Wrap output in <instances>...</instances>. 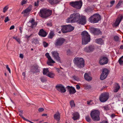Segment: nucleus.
I'll list each match as a JSON object with an SVG mask.
<instances>
[{"label": "nucleus", "mask_w": 123, "mask_h": 123, "mask_svg": "<svg viewBox=\"0 0 123 123\" xmlns=\"http://www.w3.org/2000/svg\"><path fill=\"white\" fill-rule=\"evenodd\" d=\"M114 40L116 41H118L119 40V37L117 36H115L114 37Z\"/></svg>", "instance_id": "nucleus-43"}, {"label": "nucleus", "mask_w": 123, "mask_h": 123, "mask_svg": "<svg viewBox=\"0 0 123 123\" xmlns=\"http://www.w3.org/2000/svg\"><path fill=\"white\" fill-rule=\"evenodd\" d=\"M60 1V0H48L49 2L52 5L58 3Z\"/></svg>", "instance_id": "nucleus-24"}, {"label": "nucleus", "mask_w": 123, "mask_h": 123, "mask_svg": "<svg viewBox=\"0 0 123 123\" xmlns=\"http://www.w3.org/2000/svg\"><path fill=\"white\" fill-rule=\"evenodd\" d=\"M70 105L71 107L72 108L75 106V104L74 101L73 100H72L70 102Z\"/></svg>", "instance_id": "nucleus-38"}, {"label": "nucleus", "mask_w": 123, "mask_h": 123, "mask_svg": "<svg viewBox=\"0 0 123 123\" xmlns=\"http://www.w3.org/2000/svg\"><path fill=\"white\" fill-rule=\"evenodd\" d=\"M109 97L108 93H102L99 96V100L102 102H105L108 99Z\"/></svg>", "instance_id": "nucleus-8"}, {"label": "nucleus", "mask_w": 123, "mask_h": 123, "mask_svg": "<svg viewBox=\"0 0 123 123\" xmlns=\"http://www.w3.org/2000/svg\"><path fill=\"white\" fill-rule=\"evenodd\" d=\"M65 41V39L63 38H58L56 41L55 45L57 46H61L63 44Z\"/></svg>", "instance_id": "nucleus-15"}, {"label": "nucleus", "mask_w": 123, "mask_h": 123, "mask_svg": "<svg viewBox=\"0 0 123 123\" xmlns=\"http://www.w3.org/2000/svg\"><path fill=\"white\" fill-rule=\"evenodd\" d=\"M29 22L31 24V26L32 28H35L37 24V23L35 22L34 19H33L30 20Z\"/></svg>", "instance_id": "nucleus-23"}, {"label": "nucleus", "mask_w": 123, "mask_h": 123, "mask_svg": "<svg viewBox=\"0 0 123 123\" xmlns=\"http://www.w3.org/2000/svg\"><path fill=\"white\" fill-rule=\"evenodd\" d=\"M27 0H23L21 2V5H23L24 4H25L27 3Z\"/></svg>", "instance_id": "nucleus-44"}, {"label": "nucleus", "mask_w": 123, "mask_h": 123, "mask_svg": "<svg viewBox=\"0 0 123 123\" xmlns=\"http://www.w3.org/2000/svg\"><path fill=\"white\" fill-rule=\"evenodd\" d=\"M13 38L15 39L19 44L21 43V41H20V39L17 36H13Z\"/></svg>", "instance_id": "nucleus-33"}, {"label": "nucleus", "mask_w": 123, "mask_h": 123, "mask_svg": "<svg viewBox=\"0 0 123 123\" xmlns=\"http://www.w3.org/2000/svg\"><path fill=\"white\" fill-rule=\"evenodd\" d=\"M40 79L41 81L43 82L47 81L45 77H41Z\"/></svg>", "instance_id": "nucleus-39"}, {"label": "nucleus", "mask_w": 123, "mask_h": 123, "mask_svg": "<svg viewBox=\"0 0 123 123\" xmlns=\"http://www.w3.org/2000/svg\"><path fill=\"white\" fill-rule=\"evenodd\" d=\"M33 42L35 44H37L39 43L38 40L37 39H34L33 41Z\"/></svg>", "instance_id": "nucleus-46"}, {"label": "nucleus", "mask_w": 123, "mask_h": 123, "mask_svg": "<svg viewBox=\"0 0 123 123\" xmlns=\"http://www.w3.org/2000/svg\"><path fill=\"white\" fill-rule=\"evenodd\" d=\"M104 110H109L110 109V107H109L108 105H106L104 106L103 107Z\"/></svg>", "instance_id": "nucleus-42"}, {"label": "nucleus", "mask_w": 123, "mask_h": 123, "mask_svg": "<svg viewBox=\"0 0 123 123\" xmlns=\"http://www.w3.org/2000/svg\"><path fill=\"white\" fill-rule=\"evenodd\" d=\"M14 25H12L11 26L10 28V30H11L13 29L14 28Z\"/></svg>", "instance_id": "nucleus-58"}, {"label": "nucleus", "mask_w": 123, "mask_h": 123, "mask_svg": "<svg viewBox=\"0 0 123 123\" xmlns=\"http://www.w3.org/2000/svg\"><path fill=\"white\" fill-rule=\"evenodd\" d=\"M8 7L7 6H5L3 9V12L4 13L8 9Z\"/></svg>", "instance_id": "nucleus-40"}, {"label": "nucleus", "mask_w": 123, "mask_h": 123, "mask_svg": "<svg viewBox=\"0 0 123 123\" xmlns=\"http://www.w3.org/2000/svg\"><path fill=\"white\" fill-rule=\"evenodd\" d=\"M69 5L77 9H80L82 5L81 0L71 1L69 3Z\"/></svg>", "instance_id": "nucleus-7"}, {"label": "nucleus", "mask_w": 123, "mask_h": 123, "mask_svg": "<svg viewBox=\"0 0 123 123\" xmlns=\"http://www.w3.org/2000/svg\"><path fill=\"white\" fill-rule=\"evenodd\" d=\"M118 62L121 65L123 64V56L119 59L118 60Z\"/></svg>", "instance_id": "nucleus-37"}, {"label": "nucleus", "mask_w": 123, "mask_h": 123, "mask_svg": "<svg viewBox=\"0 0 123 123\" xmlns=\"http://www.w3.org/2000/svg\"><path fill=\"white\" fill-rule=\"evenodd\" d=\"M38 66L36 65L34 67V69H35L36 70L37 69H38Z\"/></svg>", "instance_id": "nucleus-56"}, {"label": "nucleus", "mask_w": 123, "mask_h": 123, "mask_svg": "<svg viewBox=\"0 0 123 123\" xmlns=\"http://www.w3.org/2000/svg\"><path fill=\"white\" fill-rule=\"evenodd\" d=\"M86 121L88 122H91V119L89 116H87L86 117Z\"/></svg>", "instance_id": "nucleus-41"}, {"label": "nucleus", "mask_w": 123, "mask_h": 123, "mask_svg": "<svg viewBox=\"0 0 123 123\" xmlns=\"http://www.w3.org/2000/svg\"><path fill=\"white\" fill-rule=\"evenodd\" d=\"M51 53L52 56L54 59L56 60L57 62L60 63H61L60 58L59 56V54L56 51H52Z\"/></svg>", "instance_id": "nucleus-11"}, {"label": "nucleus", "mask_w": 123, "mask_h": 123, "mask_svg": "<svg viewBox=\"0 0 123 123\" xmlns=\"http://www.w3.org/2000/svg\"><path fill=\"white\" fill-rule=\"evenodd\" d=\"M123 2V1L122 0L119 1L118 4L116 5V8L117 9H118L120 7V6L121 5V4Z\"/></svg>", "instance_id": "nucleus-34"}, {"label": "nucleus", "mask_w": 123, "mask_h": 123, "mask_svg": "<svg viewBox=\"0 0 123 123\" xmlns=\"http://www.w3.org/2000/svg\"><path fill=\"white\" fill-rule=\"evenodd\" d=\"M101 19V16L98 14H95L89 18V21L92 23H97Z\"/></svg>", "instance_id": "nucleus-5"}, {"label": "nucleus", "mask_w": 123, "mask_h": 123, "mask_svg": "<svg viewBox=\"0 0 123 123\" xmlns=\"http://www.w3.org/2000/svg\"><path fill=\"white\" fill-rule=\"evenodd\" d=\"M44 110V109L42 108H40L38 109V111L39 112H41L43 111Z\"/></svg>", "instance_id": "nucleus-53"}, {"label": "nucleus", "mask_w": 123, "mask_h": 123, "mask_svg": "<svg viewBox=\"0 0 123 123\" xmlns=\"http://www.w3.org/2000/svg\"><path fill=\"white\" fill-rule=\"evenodd\" d=\"M6 68L8 71H9V73H11V70L10 68H9L8 65H6Z\"/></svg>", "instance_id": "nucleus-52"}, {"label": "nucleus", "mask_w": 123, "mask_h": 123, "mask_svg": "<svg viewBox=\"0 0 123 123\" xmlns=\"http://www.w3.org/2000/svg\"><path fill=\"white\" fill-rule=\"evenodd\" d=\"M120 49H123V45H121V46Z\"/></svg>", "instance_id": "nucleus-64"}, {"label": "nucleus", "mask_w": 123, "mask_h": 123, "mask_svg": "<svg viewBox=\"0 0 123 123\" xmlns=\"http://www.w3.org/2000/svg\"><path fill=\"white\" fill-rule=\"evenodd\" d=\"M43 45L45 47H47L48 46V44L46 42H43Z\"/></svg>", "instance_id": "nucleus-51"}, {"label": "nucleus", "mask_w": 123, "mask_h": 123, "mask_svg": "<svg viewBox=\"0 0 123 123\" xmlns=\"http://www.w3.org/2000/svg\"><path fill=\"white\" fill-rule=\"evenodd\" d=\"M123 18V15H120L116 19L115 22L113 25V26H117L119 25Z\"/></svg>", "instance_id": "nucleus-16"}, {"label": "nucleus", "mask_w": 123, "mask_h": 123, "mask_svg": "<svg viewBox=\"0 0 123 123\" xmlns=\"http://www.w3.org/2000/svg\"><path fill=\"white\" fill-rule=\"evenodd\" d=\"M80 14L78 13H75L71 14L66 20L67 23H74L77 22L80 18Z\"/></svg>", "instance_id": "nucleus-1"}, {"label": "nucleus", "mask_w": 123, "mask_h": 123, "mask_svg": "<svg viewBox=\"0 0 123 123\" xmlns=\"http://www.w3.org/2000/svg\"><path fill=\"white\" fill-rule=\"evenodd\" d=\"M115 3V0H112L111 1L110 3L111 4V6H112V5H113Z\"/></svg>", "instance_id": "nucleus-54"}, {"label": "nucleus", "mask_w": 123, "mask_h": 123, "mask_svg": "<svg viewBox=\"0 0 123 123\" xmlns=\"http://www.w3.org/2000/svg\"><path fill=\"white\" fill-rule=\"evenodd\" d=\"M22 114L23 113H20L19 114V115L22 118L23 120L25 121H27V119H26L23 116Z\"/></svg>", "instance_id": "nucleus-47"}, {"label": "nucleus", "mask_w": 123, "mask_h": 123, "mask_svg": "<svg viewBox=\"0 0 123 123\" xmlns=\"http://www.w3.org/2000/svg\"><path fill=\"white\" fill-rule=\"evenodd\" d=\"M73 117L72 118L74 120H75L79 118L80 115L77 112H75L73 114Z\"/></svg>", "instance_id": "nucleus-22"}, {"label": "nucleus", "mask_w": 123, "mask_h": 123, "mask_svg": "<svg viewBox=\"0 0 123 123\" xmlns=\"http://www.w3.org/2000/svg\"><path fill=\"white\" fill-rule=\"evenodd\" d=\"M45 56L48 59L51 57L49 55V53H46L45 54Z\"/></svg>", "instance_id": "nucleus-50"}, {"label": "nucleus", "mask_w": 123, "mask_h": 123, "mask_svg": "<svg viewBox=\"0 0 123 123\" xmlns=\"http://www.w3.org/2000/svg\"><path fill=\"white\" fill-rule=\"evenodd\" d=\"M82 44L83 45H86L90 41V35L86 31H84L82 32Z\"/></svg>", "instance_id": "nucleus-2"}, {"label": "nucleus", "mask_w": 123, "mask_h": 123, "mask_svg": "<svg viewBox=\"0 0 123 123\" xmlns=\"http://www.w3.org/2000/svg\"><path fill=\"white\" fill-rule=\"evenodd\" d=\"M95 42L98 44H103V43L102 39L101 38H99L96 39L95 40Z\"/></svg>", "instance_id": "nucleus-30"}, {"label": "nucleus", "mask_w": 123, "mask_h": 123, "mask_svg": "<svg viewBox=\"0 0 123 123\" xmlns=\"http://www.w3.org/2000/svg\"><path fill=\"white\" fill-rule=\"evenodd\" d=\"M9 20L10 19L8 17V16H7L5 17L4 21L5 23H6L7 22L9 21Z\"/></svg>", "instance_id": "nucleus-48"}, {"label": "nucleus", "mask_w": 123, "mask_h": 123, "mask_svg": "<svg viewBox=\"0 0 123 123\" xmlns=\"http://www.w3.org/2000/svg\"><path fill=\"white\" fill-rule=\"evenodd\" d=\"M63 33L68 32L67 28L66 26H63L61 29Z\"/></svg>", "instance_id": "nucleus-32"}, {"label": "nucleus", "mask_w": 123, "mask_h": 123, "mask_svg": "<svg viewBox=\"0 0 123 123\" xmlns=\"http://www.w3.org/2000/svg\"><path fill=\"white\" fill-rule=\"evenodd\" d=\"M55 63V62L50 57L48 59L47 62V64L49 65L52 66L53 65L52 63Z\"/></svg>", "instance_id": "nucleus-25"}, {"label": "nucleus", "mask_w": 123, "mask_h": 123, "mask_svg": "<svg viewBox=\"0 0 123 123\" xmlns=\"http://www.w3.org/2000/svg\"><path fill=\"white\" fill-rule=\"evenodd\" d=\"M60 116L61 114L58 111H57L54 115V118L59 122L60 120Z\"/></svg>", "instance_id": "nucleus-19"}, {"label": "nucleus", "mask_w": 123, "mask_h": 123, "mask_svg": "<svg viewBox=\"0 0 123 123\" xmlns=\"http://www.w3.org/2000/svg\"><path fill=\"white\" fill-rule=\"evenodd\" d=\"M57 28H56V30H57V31H59L61 29V28H60V27H57Z\"/></svg>", "instance_id": "nucleus-61"}, {"label": "nucleus", "mask_w": 123, "mask_h": 123, "mask_svg": "<svg viewBox=\"0 0 123 123\" xmlns=\"http://www.w3.org/2000/svg\"><path fill=\"white\" fill-rule=\"evenodd\" d=\"M87 104L88 105H92L93 104L92 100L88 101H87Z\"/></svg>", "instance_id": "nucleus-45"}, {"label": "nucleus", "mask_w": 123, "mask_h": 123, "mask_svg": "<svg viewBox=\"0 0 123 123\" xmlns=\"http://www.w3.org/2000/svg\"><path fill=\"white\" fill-rule=\"evenodd\" d=\"M108 61V59L106 57H103L100 58L99 62L101 65H103L107 64Z\"/></svg>", "instance_id": "nucleus-14"}, {"label": "nucleus", "mask_w": 123, "mask_h": 123, "mask_svg": "<svg viewBox=\"0 0 123 123\" xmlns=\"http://www.w3.org/2000/svg\"><path fill=\"white\" fill-rule=\"evenodd\" d=\"M77 22L79 23L81 25H85L86 22L85 17L84 16L80 15V18Z\"/></svg>", "instance_id": "nucleus-17"}, {"label": "nucleus", "mask_w": 123, "mask_h": 123, "mask_svg": "<svg viewBox=\"0 0 123 123\" xmlns=\"http://www.w3.org/2000/svg\"><path fill=\"white\" fill-rule=\"evenodd\" d=\"M73 78L75 80H79V79L76 76H73Z\"/></svg>", "instance_id": "nucleus-49"}, {"label": "nucleus", "mask_w": 123, "mask_h": 123, "mask_svg": "<svg viewBox=\"0 0 123 123\" xmlns=\"http://www.w3.org/2000/svg\"><path fill=\"white\" fill-rule=\"evenodd\" d=\"M52 10L47 9H41L39 12L40 16L43 18H47L52 14Z\"/></svg>", "instance_id": "nucleus-4"}, {"label": "nucleus", "mask_w": 123, "mask_h": 123, "mask_svg": "<svg viewBox=\"0 0 123 123\" xmlns=\"http://www.w3.org/2000/svg\"><path fill=\"white\" fill-rule=\"evenodd\" d=\"M109 73V70L107 69L106 68H103L102 73L100 76V79L101 80H103L105 79L108 75Z\"/></svg>", "instance_id": "nucleus-9"}, {"label": "nucleus", "mask_w": 123, "mask_h": 123, "mask_svg": "<svg viewBox=\"0 0 123 123\" xmlns=\"http://www.w3.org/2000/svg\"><path fill=\"white\" fill-rule=\"evenodd\" d=\"M68 90L70 94H73L76 91L74 87L72 86H68L67 87Z\"/></svg>", "instance_id": "nucleus-18"}, {"label": "nucleus", "mask_w": 123, "mask_h": 123, "mask_svg": "<svg viewBox=\"0 0 123 123\" xmlns=\"http://www.w3.org/2000/svg\"><path fill=\"white\" fill-rule=\"evenodd\" d=\"M115 85V88L114 92H117L120 89V87L118 83H116Z\"/></svg>", "instance_id": "nucleus-28"}, {"label": "nucleus", "mask_w": 123, "mask_h": 123, "mask_svg": "<svg viewBox=\"0 0 123 123\" xmlns=\"http://www.w3.org/2000/svg\"><path fill=\"white\" fill-rule=\"evenodd\" d=\"M55 88L59 92L61 93H64L66 91L64 86L61 84L57 85L55 86Z\"/></svg>", "instance_id": "nucleus-13"}, {"label": "nucleus", "mask_w": 123, "mask_h": 123, "mask_svg": "<svg viewBox=\"0 0 123 123\" xmlns=\"http://www.w3.org/2000/svg\"><path fill=\"white\" fill-rule=\"evenodd\" d=\"M54 35V32L53 31H51L49 35V37L50 39L52 38Z\"/></svg>", "instance_id": "nucleus-35"}, {"label": "nucleus", "mask_w": 123, "mask_h": 123, "mask_svg": "<svg viewBox=\"0 0 123 123\" xmlns=\"http://www.w3.org/2000/svg\"><path fill=\"white\" fill-rule=\"evenodd\" d=\"M31 35L30 36H28V35H26L25 36V37L27 38H29V37H30L31 36V35Z\"/></svg>", "instance_id": "nucleus-62"}, {"label": "nucleus", "mask_w": 123, "mask_h": 123, "mask_svg": "<svg viewBox=\"0 0 123 123\" xmlns=\"http://www.w3.org/2000/svg\"><path fill=\"white\" fill-rule=\"evenodd\" d=\"M100 112L97 110L92 111L90 114L91 116L94 121H98L100 120L99 117Z\"/></svg>", "instance_id": "nucleus-6"}, {"label": "nucleus", "mask_w": 123, "mask_h": 123, "mask_svg": "<svg viewBox=\"0 0 123 123\" xmlns=\"http://www.w3.org/2000/svg\"><path fill=\"white\" fill-rule=\"evenodd\" d=\"M22 75L25 77V72H23L22 73Z\"/></svg>", "instance_id": "nucleus-63"}, {"label": "nucleus", "mask_w": 123, "mask_h": 123, "mask_svg": "<svg viewBox=\"0 0 123 123\" xmlns=\"http://www.w3.org/2000/svg\"><path fill=\"white\" fill-rule=\"evenodd\" d=\"M91 32L95 35H98L101 33L100 30L97 28L92 27L90 28Z\"/></svg>", "instance_id": "nucleus-12"}, {"label": "nucleus", "mask_w": 123, "mask_h": 123, "mask_svg": "<svg viewBox=\"0 0 123 123\" xmlns=\"http://www.w3.org/2000/svg\"><path fill=\"white\" fill-rule=\"evenodd\" d=\"M46 75L50 78H53L55 76V74L52 72H49Z\"/></svg>", "instance_id": "nucleus-31"}, {"label": "nucleus", "mask_w": 123, "mask_h": 123, "mask_svg": "<svg viewBox=\"0 0 123 123\" xmlns=\"http://www.w3.org/2000/svg\"><path fill=\"white\" fill-rule=\"evenodd\" d=\"M38 34L39 35L43 37H45L47 35L46 32L43 29H41L40 30Z\"/></svg>", "instance_id": "nucleus-21"}, {"label": "nucleus", "mask_w": 123, "mask_h": 123, "mask_svg": "<svg viewBox=\"0 0 123 123\" xmlns=\"http://www.w3.org/2000/svg\"><path fill=\"white\" fill-rule=\"evenodd\" d=\"M93 10V9L90 7H87L85 9V11L89 14L92 12Z\"/></svg>", "instance_id": "nucleus-29"}, {"label": "nucleus", "mask_w": 123, "mask_h": 123, "mask_svg": "<svg viewBox=\"0 0 123 123\" xmlns=\"http://www.w3.org/2000/svg\"><path fill=\"white\" fill-rule=\"evenodd\" d=\"M19 57H20L22 59L24 57V56L23 54H20L19 55Z\"/></svg>", "instance_id": "nucleus-59"}, {"label": "nucleus", "mask_w": 123, "mask_h": 123, "mask_svg": "<svg viewBox=\"0 0 123 123\" xmlns=\"http://www.w3.org/2000/svg\"><path fill=\"white\" fill-rule=\"evenodd\" d=\"M84 77L85 79L88 81H91L92 78L89 76L87 73H86L84 75Z\"/></svg>", "instance_id": "nucleus-26"}, {"label": "nucleus", "mask_w": 123, "mask_h": 123, "mask_svg": "<svg viewBox=\"0 0 123 123\" xmlns=\"http://www.w3.org/2000/svg\"><path fill=\"white\" fill-rule=\"evenodd\" d=\"M19 28V29L20 31V32L21 33L22 32V28L21 27H20Z\"/></svg>", "instance_id": "nucleus-60"}, {"label": "nucleus", "mask_w": 123, "mask_h": 123, "mask_svg": "<svg viewBox=\"0 0 123 123\" xmlns=\"http://www.w3.org/2000/svg\"><path fill=\"white\" fill-rule=\"evenodd\" d=\"M73 61L74 64L79 68H82L85 65L84 60L82 58L75 57Z\"/></svg>", "instance_id": "nucleus-3"}, {"label": "nucleus", "mask_w": 123, "mask_h": 123, "mask_svg": "<svg viewBox=\"0 0 123 123\" xmlns=\"http://www.w3.org/2000/svg\"><path fill=\"white\" fill-rule=\"evenodd\" d=\"M80 86L78 85H76V88L78 89H80Z\"/></svg>", "instance_id": "nucleus-55"}, {"label": "nucleus", "mask_w": 123, "mask_h": 123, "mask_svg": "<svg viewBox=\"0 0 123 123\" xmlns=\"http://www.w3.org/2000/svg\"><path fill=\"white\" fill-rule=\"evenodd\" d=\"M32 10V8L30 6H29L23 11L21 12V13L24 14L25 15L27 14H29V12L31 11Z\"/></svg>", "instance_id": "nucleus-20"}, {"label": "nucleus", "mask_w": 123, "mask_h": 123, "mask_svg": "<svg viewBox=\"0 0 123 123\" xmlns=\"http://www.w3.org/2000/svg\"><path fill=\"white\" fill-rule=\"evenodd\" d=\"M95 49V47L94 45H91L87 46L85 48L84 51L87 53H90L94 51Z\"/></svg>", "instance_id": "nucleus-10"}, {"label": "nucleus", "mask_w": 123, "mask_h": 123, "mask_svg": "<svg viewBox=\"0 0 123 123\" xmlns=\"http://www.w3.org/2000/svg\"><path fill=\"white\" fill-rule=\"evenodd\" d=\"M66 26L68 32L72 31L74 29V27L70 25H68Z\"/></svg>", "instance_id": "nucleus-27"}, {"label": "nucleus", "mask_w": 123, "mask_h": 123, "mask_svg": "<svg viewBox=\"0 0 123 123\" xmlns=\"http://www.w3.org/2000/svg\"><path fill=\"white\" fill-rule=\"evenodd\" d=\"M49 71L47 68H44L43 71V74L44 75H46L47 74V73L49 72Z\"/></svg>", "instance_id": "nucleus-36"}, {"label": "nucleus", "mask_w": 123, "mask_h": 123, "mask_svg": "<svg viewBox=\"0 0 123 123\" xmlns=\"http://www.w3.org/2000/svg\"><path fill=\"white\" fill-rule=\"evenodd\" d=\"M71 51L70 50H68L67 51V54L68 55H69Z\"/></svg>", "instance_id": "nucleus-57"}]
</instances>
